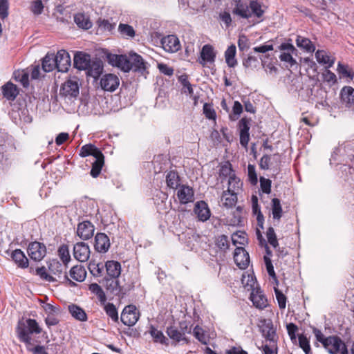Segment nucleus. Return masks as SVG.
Segmentation results:
<instances>
[{
  "instance_id": "43",
  "label": "nucleus",
  "mask_w": 354,
  "mask_h": 354,
  "mask_svg": "<svg viewBox=\"0 0 354 354\" xmlns=\"http://www.w3.org/2000/svg\"><path fill=\"white\" fill-rule=\"evenodd\" d=\"M218 20L219 21L221 26L223 24L226 28L231 26L232 23V19L229 10H223L218 12Z\"/></svg>"
},
{
  "instance_id": "48",
  "label": "nucleus",
  "mask_w": 354,
  "mask_h": 354,
  "mask_svg": "<svg viewBox=\"0 0 354 354\" xmlns=\"http://www.w3.org/2000/svg\"><path fill=\"white\" fill-rule=\"evenodd\" d=\"M149 333L152 337L153 338L155 342H159L162 344H167V339L163 335L162 332L158 330L154 326H151Z\"/></svg>"
},
{
  "instance_id": "9",
  "label": "nucleus",
  "mask_w": 354,
  "mask_h": 354,
  "mask_svg": "<svg viewBox=\"0 0 354 354\" xmlns=\"http://www.w3.org/2000/svg\"><path fill=\"white\" fill-rule=\"evenodd\" d=\"M139 312L133 305L126 306L122 312L120 319L126 326H134L139 319Z\"/></svg>"
},
{
  "instance_id": "32",
  "label": "nucleus",
  "mask_w": 354,
  "mask_h": 354,
  "mask_svg": "<svg viewBox=\"0 0 354 354\" xmlns=\"http://www.w3.org/2000/svg\"><path fill=\"white\" fill-rule=\"evenodd\" d=\"M221 201L224 207L232 208L237 202V194L225 190L222 194Z\"/></svg>"
},
{
  "instance_id": "29",
  "label": "nucleus",
  "mask_w": 354,
  "mask_h": 354,
  "mask_svg": "<svg viewBox=\"0 0 354 354\" xmlns=\"http://www.w3.org/2000/svg\"><path fill=\"white\" fill-rule=\"evenodd\" d=\"M11 257L18 267L24 269L28 267V259L20 249L15 250Z\"/></svg>"
},
{
  "instance_id": "49",
  "label": "nucleus",
  "mask_w": 354,
  "mask_h": 354,
  "mask_svg": "<svg viewBox=\"0 0 354 354\" xmlns=\"http://www.w3.org/2000/svg\"><path fill=\"white\" fill-rule=\"evenodd\" d=\"M272 212L273 218L279 220L282 216V207L280 201L274 198L272 200Z\"/></svg>"
},
{
  "instance_id": "40",
  "label": "nucleus",
  "mask_w": 354,
  "mask_h": 354,
  "mask_svg": "<svg viewBox=\"0 0 354 354\" xmlns=\"http://www.w3.org/2000/svg\"><path fill=\"white\" fill-rule=\"evenodd\" d=\"M19 324H24V326L26 328V332L28 334V336H30V334H33V333L39 334L41 332V328L39 327L38 323L37 322V321L35 319H28L26 320L27 325H26L24 323H22V322H19L18 325Z\"/></svg>"
},
{
  "instance_id": "28",
  "label": "nucleus",
  "mask_w": 354,
  "mask_h": 354,
  "mask_svg": "<svg viewBox=\"0 0 354 354\" xmlns=\"http://www.w3.org/2000/svg\"><path fill=\"white\" fill-rule=\"evenodd\" d=\"M194 212L197 215L198 219L203 222L206 221L210 217V211L204 201H199L195 205Z\"/></svg>"
},
{
  "instance_id": "11",
  "label": "nucleus",
  "mask_w": 354,
  "mask_h": 354,
  "mask_svg": "<svg viewBox=\"0 0 354 354\" xmlns=\"http://www.w3.org/2000/svg\"><path fill=\"white\" fill-rule=\"evenodd\" d=\"M100 84L104 91L113 92L119 86L120 79L115 74L107 73L102 76Z\"/></svg>"
},
{
  "instance_id": "51",
  "label": "nucleus",
  "mask_w": 354,
  "mask_h": 354,
  "mask_svg": "<svg viewBox=\"0 0 354 354\" xmlns=\"http://www.w3.org/2000/svg\"><path fill=\"white\" fill-rule=\"evenodd\" d=\"M118 31L124 37H133L136 35L133 28L124 24H120L118 26Z\"/></svg>"
},
{
  "instance_id": "22",
  "label": "nucleus",
  "mask_w": 354,
  "mask_h": 354,
  "mask_svg": "<svg viewBox=\"0 0 354 354\" xmlns=\"http://www.w3.org/2000/svg\"><path fill=\"white\" fill-rule=\"evenodd\" d=\"M315 56L317 62L324 66L325 68H330L335 64V58L324 50H317Z\"/></svg>"
},
{
  "instance_id": "23",
  "label": "nucleus",
  "mask_w": 354,
  "mask_h": 354,
  "mask_svg": "<svg viewBox=\"0 0 354 354\" xmlns=\"http://www.w3.org/2000/svg\"><path fill=\"white\" fill-rule=\"evenodd\" d=\"M216 58V53L212 46L205 44L203 46L201 51V61L200 63L205 65L206 63L212 64L214 62Z\"/></svg>"
},
{
  "instance_id": "37",
  "label": "nucleus",
  "mask_w": 354,
  "mask_h": 354,
  "mask_svg": "<svg viewBox=\"0 0 354 354\" xmlns=\"http://www.w3.org/2000/svg\"><path fill=\"white\" fill-rule=\"evenodd\" d=\"M95 160L92 163V168L91 170V175L93 178H96L101 172L102 168L104 165V155L102 153L100 156L94 158Z\"/></svg>"
},
{
  "instance_id": "41",
  "label": "nucleus",
  "mask_w": 354,
  "mask_h": 354,
  "mask_svg": "<svg viewBox=\"0 0 354 354\" xmlns=\"http://www.w3.org/2000/svg\"><path fill=\"white\" fill-rule=\"evenodd\" d=\"M179 176L175 171H170L166 176L167 185L171 189H176L179 186Z\"/></svg>"
},
{
  "instance_id": "4",
  "label": "nucleus",
  "mask_w": 354,
  "mask_h": 354,
  "mask_svg": "<svg viewBox=\"0 0 354 354\" xmlns=\"http://www.w3.org/2000/svg\"><path fill=\"white\" fill-rule=\"evenodd\" d=\"M106 59L110 65L117 67L124 72L127 73L131 71V67L129 65V56L108 53L106 55Z\"/></svg>"
},
{
  "instance_id": "34",
  "label": "nucleus",
  "mask_w": 354,
  "mask_h": 354,
  "mask_svg": "<svg viewBox=\"0 0 354 354\" xmlns=\"http://www.w3.org/2000/svg\"><path fill=\"white\" fill-rule=\"evenodd\" d=\"M236 49L235 45L230 46L225 52V59L226 64L229 67H234L237 64V61L235 58Z\"/></svg>"
},
{
  "instance_id": "62",
  "label": "nucleus",
  "mask_w": 354,
  "mask_h": 354,
  "mask_svg": "<svg viewBox=\"0 0 354 354\" xmlns=\"http://www.w3.org/2000/svg\"><path fill=\"white\" fill-rule=\"evenodd\" d=\"M243 66L247 68H256L259 64V62L254 56H248V58L243 61Z\"/></svg>"
},
{
  "instance_id": "12",
  "label": "nucleus",
  "mask_w": 354,
  "mask_h": 354,
  "mask_svg": "<svg viewBox=\"0 0 354 354\" xmlns=\"http://www.w3.org/2000/svg\"><path fill=\"white\" fill-rule=\"evenodd\" d=\"M160 44L162 48L169 53H176L181 48L180 41L174 35H169L162 37Z\"/></svg>"
},
{
  "instance_id": "53",
  "label": "nucleus",
  "mask_w": 354,
  "mask_h": 354,
  "mask_svg": "<svg viewBox=\"0 0 354 354\" xmlns=\"http://www.w3.org/2000/svg\"><path fill=\"white\" fill-rule=\"evenodd\" d=\"M337 71L339 74L343 77H349L351 80L354 78V72L349 68L348 65H345L339 62L337 64Z\"/></svg>"
},
{
  "instance_id": "24",
  "label": "nucleus",
  "mask_w": 354,
  "mask_h": 354,
  "mask_svg": "<svg viewBox=\"0 0 354 354\" xmlns=\"http://www.w3.org/2000/svg\"><path fill=\"white\" fill-rule=\"evenodd\" d=\"M250 298L253 305L259 309H263L268 305L266 297L259 289L253 290Z\"/></svg>"
},
{
  "instance_id": "45",
  "label": "nucleus",
  "mask_w": 354,
  "mask_h": 354,
  "mask_svg": "<svg viewBox=\"0 0 354 354\" xmlns=\"http://www.w3.org/2000/svg\"><path fill=\"white\" fill-rule=\"evenodd\" d=\"M35 274L39 276L40 279L48 282H55L57 280L47 271L45 266L39 267L35 270Z\"/></svg>"
},
{
  "instance_id": "61",
  "label": "nucleus",
  "mask_w": 354,
  "mask_h": 354,
  "mask_svg": "<svg viewBox=\"0 0 354 354\" xmlns=\"http://www.w3.org/2000/svg\"><path fill=\"white\" fill-rule=\"evenodd\" d=\"M324 81L333 85L337 82V77L334 73L330 71L329 68H325L322 73Z\"/></svg>"
},
{
  "instance_id": "50",
  "label": "nucleus",
  "mask_w": 354,
  "mask_h": 354,
  "mask_svg": "<svg viewBox=\"0 0 354 354\" xmlns=\"http://www.w3.org/2000/svg\"><path fill=\"white\" fill-rule=\"evenodd\" d=\"M243 207L237 206L235 211L233 212L232 218L230 219V225L233 226L239 225L242 223Z\"/></svg>"
},
{
  "instance_id": "26",
  "label": "nucleus",
  "mask_w": 354,
  "mask_h": 354,
  "mask_svg": "<svg viewBox=\"0 0 354 354\" xmlns=\"http://www.w3.org/2000/svg\"><path fill=\"white\" fill-rule=\"evenodd\" d=\"M340 97L346 107L354 106V88L351 86H344L340 92Z\"/></svg>"
},
{
  "instance_id": "38",
  "label": "nucleus",
  "mask_w": 354,
  "mask_h": 354,
  "mask_svg": "<svg viewBox=\"0 0 354 354\" xmlns=\"http://www.w3.org/2000/svg\"><path fill=\"white\" fill-rule=\"evenodd\" d=\"M101 153V151L91 144L86 145L82 147L80 152V155L82 157L92 156L93 158H95L97 156H100Z\"/></svg>"
},
{
  "instance_id": "6",
  "label": "nucleus",
  "mask_w": 354,
  "mask_h": 354,
  "mask_svg": "<svg viewBox=\"0 0 354 354\" xmlns=\"http://www.w3.org/2000/svg\"><path fill=\"white\" fill-rule=\"evenodd\" d=\"M107 274L115 280L112 281L110 286L113 291L120 290L119 282L117 279L121 273V265L115 261H108L105 264Z\"/></svg>"
},
{
  "instance_id": "46",
  "label": "nucleus",
  "mask_w": 354,
  "mask_h": 354,
  "mask_svg": "<svg viewBox=\"0 0 354 354\" xmlns=\"http://www.w3.org/2000/svg\"><path fill=\"white\" fill-rule=\"evenodd\" d=\"M58 255L60 259L62 261L63 264L67 266L68 263L71 261V255L69 252V248L67 245H62L58 249Z\"/></svg>"
},
{
  "instance_id": "1",
  "label": "nucleus",
  "mask_w": 354,
  "mask_h": 354,
  "mask_svg": "<svg viewBox=\"0 0 354 354\" xmlns=\"http://www.w3.org/2000/svg\"><path fill=\"white\" fill-rule=\"evenodd\" d=\"M313 332L317 341L320 342L330 354H349L344 342L339 337H325L317 328H313Z\"/></svg>"
},
{
  "instance_id": "55",
  "label": "nucleus",
  "mask_w": 354,
  "mask_h": 354,
  "mask_svg": "<svg viewBox=\"0 0 354 354\" xmlns=\"http://www.w3.org/2000/svg\"><path fill=\"white\" fill-rule=\"evenodd\" d=\"M193 335L200 342L207 344L208 338L201 327L199 326H195L193 330Z\"/></svg>"
},
{
  "instance_id": "14",
  "label": "nucleus",
  "mask_w": 354,
  "mask_h": 354,
  "mask_svg": "<svg viewBox=\"0 0 354 354\" xmlns=\"http://www.w3.org/2000/svg\"><path fill=\"white\" fill-rule=\"evenodd\" d=\"M56 68L59 72H67L71 64L69 53L65 50H59L55 55Z\"/></svg>"
},
{
  "instance_id": "2",
  "label": "nucleus",
  "mask_w": 354,
  "mask_h": 354,
  "mask_svg": "<svg viewBox=\"0 0 354 354\" xmlns=\"http://www.w3.org/2000/svg\"><path fill=\"white\" fill-rule=\"evenodd\" d=\"M232 13L243 19H249L252 16L260 18L263 16L264 10L262 9L261 4L257 1H251L249 6L246 4H239L237 7H234Z\"/></svg>"
},
{
  "instance_id": "21",
  "label": "nucleus",
  "mask_w": 354,
  "mask_h": 354,
  "mask_svg": "<svg viewBox=\"0 0 354 354\" xmlns=\"http://www.w3.org/2000/svg\"><path fill=\"white\" fill-rule=\"evenodd\" d=\"M177 197L181 204H187L194 201V194L192 187L182 185L177 192Z\"/></svg>"
},
{
  "instance_id": "5",
  "label": "nucleus",
  "mask_w": 354,
  "mask_h": 354,
  "mask_svg": "<svg viewBox=\"0 0 354 354\" xmlns=\"http://www.w3.org/2000/svg\"><path fill=\"white\" fill-rule=\"evenodd\" d=\"M66 267L58 261L53 259L48 262V269L52 276L55 275L59 279H63L64 281L68 282L71 286H75V283L66 274Z\"/></svg>"
},
{
  "instance_id": "31",
  "label": "nucleus",
  "mask_w": 354,
  "mask_h": 354,
  "mask_svg": "<svg viewBox=\"0 0 354 354\" xmlns=\"http://www.w3.org/2000/svg\"><path fill=\"white\" fill-rule=\"evenodd\" d=\"M55 55L54 53H47L43 58L42 68L45 72L53 71L56 68Z\"/></svg>"
},
{
  "instance_id": "54",
  "label": "nucleus",
  "mask_w": 354,
  "mask_h": 354,
  "mask_svg": "<svg viewBox=\"0 0 354 354\" xmlns=\"http://www.w3.org/2000/svg\"><path fill=\"white\" fill-rule=\"evenodd\" d=\"M298 343L299 347L304 351L306 354H310V346L309 339L304 334L298 335Z\"/></svg>"
},
{
  "instance_id": "33",
  "label": "nucleus",
  "mask_w": 354,
  "mask_h": 354,
  "mask_svg": "<svg viewBox=\"0 0 354 354\" xmlns=\"http://www.w3.org/2000/svg\"><path fill=\"white\" fill-rule=\"evenodd\" d=\"M68 310L71 314L72 317L75 319L85 322L87 320V315L85 311L80 306L75 304H71L68 306Z\"/></svg>"
},
{
  "instance_id": "42",
  "label": "nucleus",
  "mask_w": 354,
  "mask_h": 354,
  "mask_svg": "<svg viewBox=\"0 0 354 354\" xmlns=\"http://www.w3.org/2000/svg\"><path fill=\"white\" fill-rule=\"evenodd\" d=\"M243 183L240 179L236 176L235 174L232 175L228 180V188L226 191L232 192L234 194H238L239 191L241 189Z\"/></svg>"
},
{
  "instance_id": "16",
  "label": "nucleus",
  "mask_w": 354,
  "mask_h": 354,
  "mask_svg": "<svg viewBox=\"0 0 354 354\" xmlns=\"http://www.w3.org/2000/svg\"><path fill=\"white\" fill-rule=\"evenodd\" d=\"M180 326L181 329L180 330H179L175 326H169L167 328L166 333L171 339L175 340L176 342H187V338L185 337V333L187 332V326L186 324V322H180Z\"/></svg>"
},
{
  "instance_id": "19",
  "label": "nucleus",
  "mask_w": 354,
  "mask_h": 354,
  "mask_svg": "<svg viewBox=\"0 0 354 354\" xmlns=\"http://www.w3.org/2000/svg\"><path fill=\"white\" fill-rule=\"evenodd\" d=\"M91 61L90 55L82 52H77L74 56L73 64L78 70H86L91 66Z\"/></svg>"
},
{
  "instance_id": "58",
  "label": "nucleus",
  "mask_w": 354,
  "mask_h": 354,
  "mask_svg": "<svg viewBox=\"0 0 354 354\" xmlns=\"http://www.w3.org/2000/svg\"><path fill=\"white\" fill-rule=\"evenodd\" d=\"M243 111V106L239 101H235L232 107V114L230 115V119L235 121Z\"/></svg>"
},
{
  "instance_id": "8",
  "label": "nucleus",
  "mask_w": 354,
  "mask_h": 354,
  "mask_svg": "<svg viewBox=\"0 0 354 354\" xmlns=\"http://www.w3.org/2000/svg\"><path fill=\"white\" fill-rule=\"evenodd\" d=\"M79 93L80 84L76 77L66 80L60 89V95L69 99L77 97Z\"/></svg>"
},
{
  "instance_id": "47",
  "label": "nucleus",
  "mask_w": 354,
  "mask_h": 354,
  "mask_svg": "<svg viewBox=\"0 0 354 354\" xmlns=\"http://www.w3.org/2000/svg\"><path fill=\"white\" fill-rule=\"evenodd\" d=\"M88 268L92 275L94 277H100L104 270V265L102 263L91 261L89 262Z\"/></svg>"
},
{
  "instance_id": "52",
  "label": "nucleus",
  "mask_w": 354,
  "mask_h": 354,
  "mask_svg": "<svg viewBox=\"0 0 354 354\" xmlns=\"http://www.w3.org/2000/svg\"><path fill=\"white\" fill-rule=\"evenodd\" d=\"M88 70L90 75L96 78L102 73V65L99 61H91V66Z\"/></svg>"
},
{
  "instance_id": "3",
  "label": "nucleus",
  "mask_w": 354,
  "mask_h": 354,
  "mask_svg": "<svg viewBox=\"0 0 354 354\" xmlns=\"http://www.w3.org/2000/svg\"><path fill=\"white\" fill-rule=\"evenodd\" d=\"M17 333L20 341L24 342L26 345L27 349L29 351H31L33 354H48L43 346L38 345L35 347H32V344L31 342L32 339L30 336H28L24 324H19L17 326Z\"/></svg>"
},
{
  "instance_id": "56",
  "label": "nucleus",
  "mask_w": 354,
  "mask_h": 354,
  "mask_svg": "<svg viewBox=\"0 0 354 354\" xmlns=\"http://www.w3.org/2000/svg\"><path fill=\"white\" fill-rule=\"evenodd\" d=\"M104 310L107 315L112 319L114 322L118 320V313L115 306L111 304L108 303L104 306Z\"/></svg>"
},
{
  "instance_id": "35",
  "label": "nucleus",
  "mask_w": 354,
  "mask_h": 354,
  "mask_svg": "<svg viewBox=\"0 0 354 354\" xmlns=\"http://www.w3.org/2000/svg\"><path fill=\"white\" fill-rule=\"evenodd\" d=\"M74 21L79 28L88 30L92 26L89 18L83 13H77L74 16Z\"/></svg>"
},
{
  "instance_id": "36",
  "label": "nucleus",
  "mask_w": 354,
  "mask_h": 354,
  "mask_svg": "<svg viewBox=\"0 0 354 354\" xmlns=\"http://www.w3.org/2000/svg\"><path fill=\"white\" fill-rule=\"evenodd\" d=\"M296 44L299 48L304 49L308 53H313L315 50V46L312 41L309 39L301 36H297Z\"/></svg>"
},
{
  "instance_id": "44",
  "label": "nucleus",
  "mask_w": 354,
  "mask_h": 354,
  "mask_svg": "<svg viewBox=\"0 0 354 354\" xmlns=\"http://www.w3.org/2000/svg\"><path fill=\"white\" fill-rule=\"evenodd\" d=\"M256 279L251 274H243L241 279V283L248 290H257L255 288Z\"/></svg>"
},
{
  "instance_id": "60",
  "label": "nucleus",
  "mask_w": 354,
  "mask_h": 354,
  "mask_svg": "<svg viewBox=\"0 0 354 354\" xmlns=\"http://www.w3.org/2000/svg\"><path fill=\"white\" fill-rule=\"evenodd\" d=\"M203 113L205 117L209 120H216V114L213 108V106L208 103H205L203 105Z\"/></svg>"
},
{
  "instance_id": "30",
  "label": "nucleus",
  "mask_w": 354,
  "mask_h": 354,
  "mask_svg": "<svg viewBox=\"0 0 354 354\" xmlns=\"http://www.w3.org/2000/svg\"><path fill=\"white\" fill-rule=\"evenodd\" d=\"M70 277L75 281L82 282L86 276L85 268L82 266H75L71 268L69 272Z\"/></svg>"
},
{
  "instance_id": "63",
  "label": "nucleus",
  "mask_w": 354,
  "mask_h": 354,
  "mask_svg": "<svg viewBox=\"0 0 354 354\" xmlns=\"http://www.w3.org/2000/svg\"><path fill=\"white\" fill-rule=\"evenodd\" d=\"M286 329L288 334L290 338V340L292 341V343L295 344L297 341L296 336V333L298 330L297 326L293 323H289L286 326Z\"/></svg>"
},
{
  "instance_id": "17",
  "label": "nucleus",
  "mask_w": 354,
  "mask_h": 354,
  "mask_svg": "<svg viewBox=\"0 0 354 354\" xmlns=\"http://www.w3.org/2000/svg\"><path fill=\"white\" fill-rule=\"evenodd\" d=\"M95 227L88 221H84L77 225V234L82 240H88L93 236Z\"/></svg>"
},
{
  "instance_id": "15",
  "label": "nucleus",
  "mask_w": 354,
  "mask_h": 354,
  "mask_svg": "<svg viewBox=\"0 0 354 354\" xmlns=\"http://www.w3.org/2000/svg\"><path fill=\"white\" fill-rule=\"evenodd\" d=\"M261 323L260 328L263 337L270 341V343L276 342L277 334L272 322L270 319H263Z\"/></svg>"
},
{
  "instance_id": "27",
  "label": "nucleus",
  "mask_w": 354,
  "mask_h": 354,
  "mask_svg": "<svg viewBox=\"0 0 354 354\" xmlns=\"http://www.w3.org/2000/svg\"><path fill=\"white\" fill-rule=\"evenodd\" d=\"M1 90L3 97L9 101H14L19 92L17 86L11 82L3 85Z\"/></svg>"
},
{
  "instance_id": "18",
  "label": "nucleus",
  "mask_w": 354,
  "mask_h": 354,
  "mask_svg": "<svg viewBox=\"0 0 354 354\" xmlns=\"http://www.w3.org/2000/svg\"><path fill=\"white\" fill-rule=\"evenodd\" d=\"M234 259L240 269H245L250 263V257L247 251L242 247H237L234 253Z\"/></svg>"
},
{
  "instance_id": "10",
  "label": "nucleus",
  "mask_w": 354,
  "mask_h": 354,
  "mask_svg": "<svg viewBox=\"0 0 354 354\" xmlns=\"http://www.w3.org/2000/svg\"><path fill=\"white\" fill-rule=\"evenodd\" d=\"M28 254L31 259L35 261H39L43 259L46 254V245L40 242H32L28 245Z\"/></svg>"
},
{
  "instance_id": "57",
  "label": "nucleus",
  "mask_w": 354,
  "mask_h": 354,
  "mask_svg": "<svg viewBox=\"0 0 354 354\" xmlns=\"http://www.w3.org/2000/svg\"><path fill=\"white\" fill-rule=\"evenodd\" d=\"M215 243L223 251L227 250L230 245L227 236L223 234L218 236L216 239Z\"/></svg>"
},
{
  "instance_id": "13",
  "label": "nucleus",
  "mask_w": 354,
  "mask_h": 354,
  "mask_svg": "<svg viewBox=\"0 0 354 354\" xmlns=\"http://www.w3.org/2000/svg\"><path fill=\"white\" fill-rule=\"evenodd\" d=\"M91 250L88 245L84 242H78L73 246V257L80 262H86L88 260Z\"/></svg>"
},
{
  "instance_id": "7",
  "label": "nucleus",
  "mask_w": 354,
  "mask_h": 354,
  "mask_svg": "<svg viewBox=\"0 0 354 354\" xmlns=\"http://www.w3.org/2000/svg\"><path fill=\"white\" fill-rule=\"evenodd\" d=\"M279 49L281 53L279 59L281 62L287 64V66L292 67L297 64L296 60L292 57V55L297 51L295 47L290 43H282Z\"/></svg>"
},
{
  "instance_id": "25",
  "label": "nucleus",
  "mask_w": 354,
  "mask_h": 354,
  "mask_svg": "<svg viewBox=\"0 0 354 354\" xmlns=\"http://www.w3.org/2000/svg\"><path fill=\"white\" fill-rule=\"evenodd\" d=\"M129 65L131 67V70L134 72L143 73L146 69L142 57L136 53L129 55Z\"/></svg>"
},
{
  "instance_id": "59",
  "label": "nucleus",
  "mask_w": 354,
  "mask_h": 354,
  "mask_svg": "<svg viewBox=\"0 0 354 354\" xmlns=\"http://www.w3.org/2000/svg\"><path fill=\"white\" fill-rule=\"evenodd\" d=\"M266 237L268 239V243L274 248H277L278 247V241L273 227H270L268 229L266 232Z\"/></svg>"
},
{
  "instance_id": "20",
  "label": "nucleus",
  "mask_w": 354,
  "mask_h": 354,
  "mask_svg": "<svg viewBox=\"0 0 354 354\" xmlns=\"http://www.w3.org/2000/svg\"><path fill=\"white\" fill-rule=\"evenodd\" d=\"M110 247L109 238L104 233H97L95 236V250L100 253H105Z\"/></svg>"
},
{
  "instance_id": "39",
  "label": "nucleus",
  "mask_w": 354,
  "mask_h": 354,
  "mask_svg": "<svg viewBox=\"0 0 354 354\" xmlns=\"http://www.w3.org/2000/svg\"><path fill=\"white\" fill-rule=\"evenodd\" d=\"M88 290L97 296L101 304H104L106 297L102 288L97 283H93L89 285Z\"/></svg>"
},
{
  "instance_id": "64",
  "label": "nucleus",
  "mask_w": 354,
  "mask_h": 354,
  "mask_svg": "<svg viewBox=\"0 0 354 354\" xmlns=\"http://www.w3.org/2000/svg\"><path fill=\"white\" fill-rule=\"evenodd\" d=\"M235 174L234 170L232 168V165L230 162H226L221 166L220 169V176L224 177H232V175Z\"/></svg>"
}]
</instances>
